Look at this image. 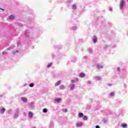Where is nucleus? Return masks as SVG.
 <instances>
[{
	"instance_id": "1",
	"label": "nucleus",
	"mask_w": 128,
	"mask_h": 128,
	"mask_svg": "<svg viewBox=\"0 0 128 128\" xmlns=\"http://www.w3.org/2000/svg\"><path fill=\"white\" fill-rule=\"evenodd\" d=\"M18 116H20V110L18 109V108H16L15 110L14 118L16 119L18 118Z\"/></svg>"
},
{
	"instance_id": "62",
	"label": "nucleus",
	"mask_w": 128,
	"mask_h": 128,
	"mask_svg": "<svg viewBox=\"0 0 128 128\" xmlns=\"http://www.w3.org/2000/svg\"><path fill=\"white\" fill-rule=\"evenodd\" d=\"M32 128H36V127H32Z\"/></svg>"
},
{
	"instance_id": "28",
	"label": "nucleus",
	"mask_w": 128,
	"mask_h": 128,
	"mask_svg": "<svg viewBox=\"0 0 128 128\" xmlns=\"http://www.w3.org/2000/svg\"><path fill=\"white\" fill-rule=\"evenodd\" d=\"M52 66V62H50V63L48 64L47 65L48 68H50V66Z\"/></svg>"
},
{
	"instance_id": "48",
	"label": "nucleus",
	"mask_w": 128,
	"mask_h": 128,
	"mask_svg": "<svg viewBox=\"0 0 128 128\" xmlns=\"http://www.w3.org/2000/svg\"><path fill=\"white\" fill-rule=\"evenodd\" d=\"M95 128H100V126L96 125V126Z\"/></svg>"
},
{
	"instance_id": "33",
	"label": "nucleus",
	"mask_w": 128,
	"mask_h": 128,
	"mask_svg": "<svg viewBox=\"0 0 128 128\" xmlns=\"http://www.w3.org/2000/svg\"><path fill=\"white\" fill-rule=\"evenodd\" d=\"M42 112L44 113V114H46V112H48V109L46 108H44L42 110Z\"/></svg>"
},
{
	"instance_id": "46",
	"label": "nucleus",
	"mask_w": 128,
	"mask_h": 128,
	"mask_svg": "<svg viewBox=\"0 0 128 128\" xmlns=\"http://www.w3.org/2000/svg\"><path fill=\"white\" fill-rule=\"evenodd\" d=\"M86 84H92V82L90 81H88L86 82Z\"/></svg>"
},
{
	"instance_id": "8",
	"label": "nucleus",
	"mask_w": 128,
	"mask_h": 128,
	"mask_svg": "<svg viewBox=\"0 0 128 128\" xmlns=\"http://www.w3.org/2000/svg\"><path fill=\"white\" fill-rule=\"evenodd\" d=\"M28 22L30 24H34V19H32V18H28Z\"/></svg>"
},
{
	"instance_id": "56",
	"label": "nucleus",
	"mask_w": 128,
	"mask_h": 128,
	"mask_svg": "<svg viewBox=\"0 0 128 128\" xmlns=\"http://www.w3.org/2000/svg\"><path fill=\"white\" fill-rule=\"evenodd\" d=\"M26 40H24V38H23V39H22L23 42H26Z\"/></svg>"
},
{
	"instance_id": "54",
	"label": "nucleus",
	"mask_w": 128,
	"mask_h": 128,
	"mask_svg": "<svg viewBox=\"0 0 128 128\" xmlns=\"http://www.w3.org/2000/svg\"><path fill=\"white\" fill-rule=\"evenodd\" d=\"M28 86V84L26 83L24 84V86Z\"/></svg>"
},
{
	"instance_id": "42",
	"label": "nucleus",
	"mask_w": 128,
	"mask_h": 128,
	"mask_svg": "<svg viewBox=\"0 0 128 128\" xmlns=\"http://www.w3.org/2000/svg\"><path fill=\"white\" fill-rule=\"evenodd\" d=\"M89 52L90 54H92V50L90 48H89Z\"/></svg>"
},
{
	"instance_id": "59",
	"label": "nucleus",
	"mask_w": 128,
	"mask_h": 128,
	"mask_svg": "<svg viewBox=\"0 0 128 128\" xmlns=\"http://www.w3.org/2000/svg\"><path fill=\"white\" fill-rule=\"evenodd\" d=\"M2 54H6V52H2Z\"/></svg>"
},
{
	"instance_id": "3",
	"label": "nucleus",
	"mask_w": 128,
	"mask_h": 128,
	"mask_svg": "<svg viewBox=\"0 0 128 128\" xmlns=\"http://www.w3.org/2000/svg\"><path fill=\"white\" fill-rule=\"evenodd\" d=\"M24 34L26 38H30V30H26L24 32Z\"/></svg>"
},
{
	"instance_id": "2",
	"label": "nucleus",
	"mask_w": 128,
	"mask_h": 128,
	"mask_svg": "<svg viewBox=\"0 0 128 128\" xmlns=\"http://www.w3.org/2000/svg\"><path fill=\"white\" fill-rule=\"evenodd\" d=\"M124 4H126L124 0H121L120 1V10H124Z\"/></svg>"
},
{
	"instance_id": "18",
	"label": "nucleus",
	"mask_w": 128,
	"mask_h": 128,
	"mask_svg": "<svg viewBox=\"0 0 128 128\" xmlns=\"http://www.w3.org/2000/svg\"><path fill=\"white\" fill-rule=\"evenodd\" d=\"M76 126L77 128H82V122L80 123L78 122L76 124Z\"/></svg>"
},
{
	"instance_id": "9",
	"label": "nucleus",
	"mask_w": 128,
	"mask_h": 128,
	"mask_svg": "<svg viewBox=\"0 0 128 128\" xmlns=\"http://www.w3.org/2000/svg\"><path fill=\"white\" fill-rule=\"evenodd\" d=\"M5 112H6V108H2L0 109V114H4Z\"/></svg>"
},
{
	"instance_id": "55",
	"label": "nucleus",
	"mask_w": 128,
	"mask_h": 128,
	"mask_svg": "<svg viewBox=\"0 0 128 128\" xmlns=\"http://www.w3.org/2000/svg\"><path fill=\"white\" fill-rule=\"evenodd\" d=\"M68 124H72V122H68Z\"/></svg>"
},
{
	"instance_id": "57",
	"label": "nucleus",
	"mask_w": 128,
	"mask_h": 128,
	"mask_svg": "<svg viewBox=\"0 0 128 128\" xmlns=\"http://www.w3.org/2000/svg\"><path fill=\"white\" fill-rule=\"evenodd\" d=\"M87 108H90V106H87Z\"/></svg>"
},
{
	"instance_id": "12",
	"label": "nucleus",
	"mask_w": 128,
	"mask_h": 128,
	"mask_svg": "<svg viewBox=\"0 0 128 128\" xmlns=\"http://www.w3.org/2000/svg\"><path fill=\"white\" fill-rule=\"evenodd\" d=\"M54 48H57V50H61L62 48V45H56L54 46Z\"/></svg>"
},
{
	"instance_id": "35",
	"label": "nucleus",
	"mask_w": 128,
	"mask_h": 128,
	"mask_svg": "<svg viewBox=\"0 0 128 128\" xmlns=\"http://www.w3.org/2000/svg\"><path fill=\"white\" fill-rule=\"evenodd\" d=\"M18 50H16V52H13L12 54L14 56H16V54H18Z\"/></svg>"
},
{
	"instance_id": "17",
	"label": "nucleus",
	"mask_w": 128,
	"mask_h": 128,
	"mask_svg": "<svg viewBox=\"0 0 128 128\" xmlns=\"http://www.w3.org/2000/svg\"><path fill=\"white\" fill-rule=\"evenodd\" d=\"M78 82V78H76L75 80H71L72 84H74L76 82Z\"/></svg>"
},
{
	"instance_id": "47",
	"label": "nucleus",
	"mask_w": 128,
	"mask_h": 128,
	"mask_svg": "<svg viewBox=\"0 0 128 128\" xmlns=\"http://www.w3.org/2000/svg\"><path fill=\"white\" fill-rule=\"evenodd\" d=\"M112 48H116V44H113V45L112 46Z\"/></svg>"
},
{
	"instance_id": "21",
	"label": "nucleus",
	"mask_w": 128,
	"mask_h": 128,
	"mask_svg": "<svg viewBox=\"0 0 128 128\" xmlns=\"http://www.w3.org/2000/svg\"><path fill=\"white\" fill-rule=\"evenodd\" d=\"M60 82H62V80H59L55 84V86H58L60 84Z\"/></svg>"
},
{
	"instance_id": "64",
	"label": "nucleus",
	"mask_w": 128,
	"mask_h": 128,
	"mask_svg": "<svg viewBox=\"0 0 128 128\" xmlns=\"http://www.w3.org/2000/svg\"><path fill=\"white\" fill-rule=\"evenodd\" d=\"M124 86H126V84H124Z\"/></svg>"
},
{
	"instance_id": "41",
	"label": "nucleus",
	"mask_w": 128,
	"mask_h": 128,
	"mask_svg": "<svg viewBox=\"0 0 128 128\" xmlns=\"http://www.w3.org/2000/svg\"><path fill=\"white\" fill-rule=\"evenodd\" d=\"M72 2V0H69L67 2L68 4H70Z\"/></svg>"
},
{
	"instance_id": "15",
	"label": "nucleus",
	"mask_w": 128,
	"mask_h": 128,
	"mask_svg": "<svg viewBox=\"0 0 128 128\" xmlns=\"http://www.w3.org/2000/svg\"><path fill=\"white\" fill-rule=\"evenodd\" d=\"M79 76L81 78H84V76H86V74L84 72H80L79 74Z\"/></svg>"
},
{
	"instance_id": "53",
	"label": "nucleus",
	"mask_w": 128,
	"mask_h": 128,
	"mask_svg": "<svg viewBox=\"0 0 128 128\" xmlns=\"http://www.w3.org/2000/svg\"><path fill=\"white\" fill-rule=\"evenodd\" d=\"M80 42H82V39L79 40Z\"/></svg>"
},
{
	"instance_id": "39",
	"label": "nucleus",
	"mask_w": 128,
	"mask_h": 128,
	"mask_svg": "<svg viewBox=\"0 0 128 128\" xmlns=\"http://www.w3.org/2000/svg\"><path fill=\"white\" fill-rule=\"evenodd\" d=\"M102 122H104V124H106V119H104L102 120Z\"/></svg>"
},
{
	"instance_id": "43",
	"label": "nucleus",
	"mask_w": 128,
	"mask_h": 128,
	"mask_svg": "<svg viewBox=\"0 0 128 128\" xmlns=\"http://www.w3.org/2000/svg\"><path fill=\"white\" fill-rule=\"evenodd\" d=\"M57 56H60V54H62V53H60V52H57Z\"/></svg>"
},
{
	"instance_id": "44",
	"label": "nucleus",
	"mask_w": 128,
	"mask_h": 128,
	"mask_svg": "<svg viewBox=\"0 0 128 128\" xmlns=\"http://www.w3.org/2000/svg\"><path fill=\"white\" fill-rule=\"evenodd\" d=\"M108 10L110 11V12H112V8H108Z\"/></svg>"
},
{
	"instance_id": "49",
	"label": "nucleus",
	"mask_w": 128,
	"mask_h": 128,
	"mask_svg": "<svg viewBox=\"0 0 128 128\" xmlns=\"http://www.w3.org/2000/svg\"><path fill=\"white\" fill-rule=\"evenodd\" d=\"M84 60H88V56H84Z\"/></svg>"
},
{
	"instance_id": "13",
	"label": "nucleus",
	"mask_w": 128,
	"mask_h": 128,
	"mask_svg": "<svg viewBox=\"0 0 128 128\" xmlns=\"http://www.w3.org/2000/svg\"><path fill=\"white\" fill-rule=\"evenodd\" d=\"M71 62H78V58H76V57H73L71 59Z\"/></svg>"
},
{
	"instance_id": "24",
	"label": "nucleus",
	"mask_w": 128,
	"mask_h": 128,
	"mask_svg": "<svg viewBox=\"0 0 128 128\" xmlns=\"http://www.w3.org/2000/svg\"><path fill=\"white\" fill-rule=\"evenodd\" d=\"M8 18H9V20H14V15H10L8 16Z\"/></svg>"
},
{
	"instance_id": "16",
	"label": "nucleus",
	"mask_w": 128,
	"mask_h": 128,
	"mask_svg": "<svg viewBox=\"0 0 128 128\" xmlns=\"http://www.w3.org/2000/svg\"><path fill=\"white\" fill-rule=\"evenodd\" d=\"M21 100H22L23 102H28V98L25 97H22Z\"/></svg>"
},
{
	"instance_id": "40",
	"label": "nucleus",
	"mask_w": 128,
	"mask_h": 128,
	"mask_svg": "<svg viewBox=\"0 0 128 128\" xmlns=\"http://www.w3.org/2000/svg\"><path fill=\"white\" fill-rule=\"evenodd\" d=\"M12 47L10 46L7 48L6 50H12Z\"/></svg>"
},
{
	"instance_id": "23",
	"label": "nucleus",
	"mask_w": 128,
	"mask_h": 128,
	"mask_svg": "<svg viewBox=\"0 0 128 128\" xmlns=\"http://www.w3.org/2000/svg\"><path fill=\"white\" fill-rule=\"evenodd\" d=\"M84 116V113H82V112H79L78 113V118H82Z\"/></svg>"
},
{
	"instance_id": "14",
	"label": "nucleus",
	"mask_w": 128,
	"mask_h": 128,
	"mask_svg": "<svg viewBox=\"0 0 128 128\" xmlns=\"http://www.w3.org/2000/svg\"><path fill=\"white\" fill-rule=\"evenodd\" d=\"M120 126H121L122 128H128V124H126L125 123V122L122 123V124H121Z\"/></svg>"
},
{
	"instance_id": "38",
	"label": "nucleus",
	"mask_w": 128,
	"mask_h": 128,
	"mask_svg": "<svg viewBox=\"0 0 128 128\" xmlns=\"http://www.w3.org/2000/svg\"><path fill=\"white\" fill-rule=\"evenodd\" d=\"M51 56L52 60H54V58H56V55H54V54H51Z\"/></svg>"
},
{
	"instance_id": "36",
	"label": "nucleus",
	"mask_w": 128,
	"mask_h": 128,
	"mask_svg": "<svg viewBox=\"0 0 128 128\" xmlns=\"http://www.w3.org/2000/svg\"><path fill=\"white\" fill-rule=\"evenodd\" d=\"M110 96H114V92H110Z\"/></svg>"
},
{
	"instance_id": "6",
	"label": "nucleus",
	"mask_w": 128,
	"mask_h": 128,
	"mask_svg": "<svg viewBox=\"0 0 128 128\" xmlns=\"http://www.w3.org/2000/svg\"><path fill=\"white\" fill-rule=\"evenodd\" d=\"M29 118H34V113L32 112H29L28 114Z\"/></svg>"
},
{
	"instance_id": "37",
	"label": "nucleus",
	"mask_w": 128,
	"mask_h": 128,
	"mask_svg": "<svg viewBox=\"0 0 128 128\" xmlns=\"http://www.w3.org/2000/svg\"><path fill=\"white\" fill-rule=\"evenodd\" d=\"M62 112H68V109H66V108L62 109Z\"/></svg>"
},
{
	"instance_id": "25",
	"label": "nucleus",
	"mask_w": 128,
	"mask_h": 128,
	"mask_svg": "<svg viewBox=\"0 0 128 128\" xmlns=\"http://www.w3.org/2000/svg\"><path fill=\"white\" fill-rule=\"evenodd\" d=\"M60 90H64L66 88V86L64 85H60Z\"/></svg>"
},
{
	"instance_id": "20",
	"label": "nucleus",
	"mask_w": 128,
	"mask_h": 128,
	"mask_svg": "<svg viewBox=\"0 0 128 128\" xmlns=\"http://www.w3.org/2000/svg\"><path fill=\"white\" fill-rule=\"evenodd\" d=\"M54 122H50L49 124V128H54Z\"/></svg>"
},
{
	"instance_id": "19",
	"label": "nucleus",
	"mask_w": 128,
	"mask_h": 128,
	"mask_svg": "<svg viewBox=\"0 0 128 128\" xmlns=\"http://www.w3.org/2000/svg\"><path fill=\"white\" fill-rule=\"evenodd\" d=\"M94 79L96 80H102V78L100 76H96L94 77Z\"/></svg>"
},
{
	"instance_id": "58",
	"label": "nucleus",
	"mask_w": 128,
	"mask_h": 128,
	"mask_svg": "<svg viewBox=\"0 0 128 128\" xmlns=\"http://www.w3.org/2000/svg\"><path fill=\"white\" fill-rule=\"evenodd\" d=\"M0 10H3V11L4 10L2 8H0Z\"/></svg>"
},
{
	"instance_id": "27",
	"label": "nucleus",
	"mask_w": 128,
	"mask_h": 128,
	"mask_svg": "<svg viewBox=\"0 0 128 128\" xmlns=\"http://www.w3.org/2000/svg\"><path fill=\"white\" fill-rule=\"evenodd\" d=\"M72 10H76V4H74L72 6Z\"/></svg>"
},
{
	"instance_id": "5",
	"label": "nucleus",
	"mask_w": 128,
	"mask_h": 128,
	"mask_svg": "<svg viewBox=\"0 0 128 128\" xmlns=\"http://www.w3.org/2000/svg\"><path fill=\"white\" fill-rule=\"evenodd\" d=\"M92 42H93L94 44H96V42H98V37H96V35H94L93 36Z\"/></svg>"
},
{
	"instance_id": "51",
	"label": "nucleus",
	"mask_w": 128,
	"mask_h": 128,
	"mask_svg": "<svg viewBox=\"0 0 128 128\" xmlns=\"http://www.w3.org/2000/svg\"><path fill=\"white\" fill-rule=\"evenodd\" d=\"M66 46H70V43H66Z\"/></svg>"
},
{
	"instance_id": "45",
	"label": "nucleus",
	"mask_w": 128,
	"mask_h": 128,
	"mask_svg": "<svg viewBox=\"0 0 128 128\" xmlns=\"http://www.w3.org/2000/svg\"><path fill=\"white\" fill-rule=\"evenodd\" d=\"M117 71L120 72V67L117 68Z\"/></svg>"
},
{
	"instance_id": "10",
	"label": "nucleus",
	"mask_w": 128,
	"mask_h": 128,
	"mask_svg": "<svg viewBox=\"0 0 128 128\" xmlns=\"http://www.w3.org/2000/svg\"><path fill=\"white\" fill-rule=\"evenodd\" d=\"M96 66L98 70H100V68H104V66L100 65V64H97L96 65Z\"/></svg>"
},
{
	"instance_id": "26",
	"label": "nucleus",
	"mask_w": 128,
	"mask_h": 128,
	"mask_svg": "<svg viewBox=\"0 0 128 128\" xmlns=\"http://www.w3.org/2000/svg\"><path fill=\"white\" fill-rule=\"evenodd\" d=\"M110 45H104L103 46V48L104 50H106L108 48H110Z\"/></svg>"
},
{
	"instance_id": "11",
	"label": "nucleus",
	"mask_w": 128,
	"mask_h": 128,
	"mask_svg": "<svg viewBox=\"0 0 128 128\" xmlns=\"http://www.w3.org/2000/svg\"><path fill=\"white\" fill-rule=\"evenodd\" d=\"M76 88V86L74 84H70V90H74Z\"/></svg>"
},
{
	"instance_id": "61",
	"label": "nucleus",
	"mask_w": 128,
	"mask_h": 128,
	"mask_svg": "<svg viewBox=\"0 0 128 128\" xmlns=\"http://www.w3.org/2000/svg\"><path fill=\"white\" fill-rule=\"evenodd\" d=\"M83 50H84V48H82V51L83 52Z\"/></svg>"
},
{
	"instance_id": "52",
	"label": "nucleus",
	"mask_w": 128,
	"mask_h": 128,
	"mask_svg": "<svg viewBox=\"0 0 128 128\" xmlns=\"http://www.w3.org/2000/svg\"><path fill=\"white\" fill-rule=\"evenodd\" d=\"M107 86H112V84H108Z\"/></svg>"
},
{
	"instance_id": "63",
	"label": "nucleus",
	"mask_w": 128,
	"mask_h": 128,
	"mask_svg": "<svg viewBox=\"0 0 128 128\" xmlns=\"http://www.w3.org/2000/svg\"><path fill=\"white\" fill-rule=\"evenodd\" d=\"M24 114H26V113H24Z\"/></svg>"
},
{
	"instance_id": "4",
	"label": "nucleus",
	"mask_w": 128,
	"mask_h": 128,
	"mask_svg": "<svg viewBox=\"0 0 128 128\" xmlns=\"http://www.w3.org/2000/svg\"><path fill=\"white\" fill-rule=\"evenodd\" d=\"M54 100L57 103V104H60V102H62V98H54Z\"/></svg>"
},
{
	"instance_id": "22",
	"label": "nucleus",
	"mask_w": 128,
	"mask_h": 128,
	"mask_svg": "<svg viewBox=\"0 0 128 128\" xmlns=\"http://www.w3.org/2000/svg\"><path fill=\"white\" fill-rule=\"evenodd\" d=\"M70 30H76L78 27H76V26H72L71 27Z\"/></svg>"
},
{
	"instance_id": "60",
	"label": "nucleus",
	"mask_w": 128,
	"mask_h": 128,
	"mask_svg": "<svg viewBox=\"0 0 128 128\" xmlns=\"http://www.w3.org/2000/svg\"><path fill=\"white\" fill-rule=\"evenodd\" d=\"M0 98H2V95H0Z\"/></svg>"
},
{
	"instance_id": "34",
	"label": "nucleus",
	"mask_w": 128,
	"mask_h": 128,
	"mask_svg": "<svg viewBox=\"0 0 128 128\" xmlns=\"http://www.w3.org/2000/svg\"><path fill=\"white\" fill-rule=\"evenodd\" d=\"M12 109H10L8 110V114H12Z\"/></svg>"
},
{
	"instance_id": "30",
	"label": "nucleus",
	"mask_w": 128,
	"mask_h": 128,
	"mask_svg": "<svg viewBox=\"0 0 128 128\" xmlns=\"http://www.w3.org/2000/svg\"><path fill=\"white\" fill-rule=\"evenodd\" d=\"M30 106V108H34V104L32 102H31L29 104Z\"/></svg>"
},
{
	"instance_id": "7",
	"label": "nucleus",
	"mask_w": 128,
	"mask_h": 128,
	"mask_svg": "<svg viewBox=\"0 0 128 128\" xmlns=\"http://www.w3.org/2000/svg\"><path fill=\"white\" fill-rule=\"evenodd\" d=\"M104 18L102 16H100V17H98L97 19L98 22H104Z\"/></svg>"
},
{
	"instance_id": "32",
	"label": "nucleus",
	"mask_w": 128,
	"mask_h": 128,
	"mask_svg": "<svg viewBox=\"0 0 128 128\" xmlns=\"http://www.w3.org/2000/svg\"><path fill=\"white\" fill-rule=\"evenodd\" d=\"M29 86H30V88H34V82L30 83V84H29Z\"/></svg>"
},
{
	"instance_id": "31",
	"label": "nucleus",
	"mask_w": 128,
	"mask_h": 128,
	"mask_svg": "<svg viewBox=\"0 0 128 128\" xmlns=\"http://www.w3.org/2000/svg\"><path fill=\"white\" fill-rule=\"evenodd\" d=\"M82 118H83V120H88V116L84 115V116H82Z\"/></svg>"
},
{
	"instance_id": "50",
	"label": "nucleus",
	"mask_w": 128,
	"mask_h": 128,
	"mask_svg": "<svg viewBox=\"0 0 128 128\" xmlns=\"http://www.w3.org/2000/svg\"><path fill=\"white\" fill-rule=\"evenodd\" d=\"M20 42H17V46H20Z\"/></svg>"
},
{
	"instance_id": "29",
	"label": "nucleus",
	"mask_w": 128,
	"mask_h": 128,
	"mask_svg": "<svg viewBox=\"0 0 128 128\" xmlns=\"http://www.w3.org/2000/svg\"><path fill=\"white\" fill-rule=\"evenodd\" d=\"M18 28H22L24 26V24H22L19 23L18 24Z\"/></svg>"
}]
</instances>
